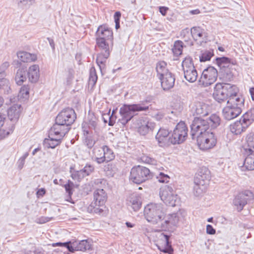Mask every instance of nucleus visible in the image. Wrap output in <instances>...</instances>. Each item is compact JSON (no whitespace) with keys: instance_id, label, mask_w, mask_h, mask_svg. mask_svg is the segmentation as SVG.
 Segmentation results:
<instances>
[{"instance_id":"nucleus-1","label":"nucleus","mask_w":254,"mask_h":254,"mask_svg":"<svg viewBox=\"0 0 254 254\" xmlns=\"http://www.w3.org/2000/svg\"><path fill=\"white\" fill-rule=\"evenodd\" d=\"M220 118L216 114L203 119L195 117L190 126V136L196 140L197 144L202 149H209L216 144L217 138L211 129L216 128L220 124Z\"/></svg>"},{"instance_id":"nucleus-2","label":"nucleus","mask_w":254,"mask_h":254,"mask_svg":"<svg viewBox=\"0 0 254 254\" xmlns=\"http://www.w3.org/2000/svg\"><path fill=\"white\" fill-rule=\"evenodd\" d=\"M178 213L167 214L162 203H151L147 204L144 209L146 220L161 231L173 232L179 222Z\"/></svg>"},{"instance_id":"nucleus-3","label":"nucleus","mask_w":254,"mask_h":254,"mask_svg":"<svg viewBox=\"0 0 254 254\" xmlns=\"http://www.w3.org/2000/svg\"><path fill=\"white\" fill-rule=\"evenodd\" d=\"M76 118V114L73 109L70 108L63 109L57 116L55 123L51 127L52 132H58L61 136H65L70 129L71 126Z\"/></svg>"},{"instance_id":"nucleus-4","label":"nucleus","mask_w":254,"mask_h":254,"mask_svg":"<svg viewBox=\"0 0 254 254\" xmlns=\"http://www.w3.org/2000/svg\"><path fill=\"white\" fill-rule=\"evenodd\" d=\"M96 43L99 48L102 50L101 54L98 55L96 62L101 67L100 64H104L110 56L109 46L106 40L111 36V31L105 26H99L96 33Z\"/></svg>"},{"instance_id":"nucleus-5","label":"nucleus","mask_w":254,"mask_h":254,"mask_svg":"<svg viewBox=\"0 0 254 254\" xmlns=\"http://www.w3.org/2000/svg\"><path fill=\"white\" fill-rule=\"evenodd\" d=\"M244 102L245 99L241 95L229 98L226 106L222 110L223 118L226 120L230 121L239 116L244 108Z\"/></svg>"},{"instance_id":"nucleus-6","label":"nucleus","mask_w":254,"mask_h":254,"mask_svg":"<svg viewBox=\"0 0 254 254\" xmlns=\"http://www.w3.org/2000/svg\"><path fill=\"white\" fill-rule=\"evenodd\" d=\"M238 89L235 85L229 83H217L214 89L213 97L219 103H225L231 97H237Z\"/></svg>"},{"instance_id":"nucleus-7","label":"nucleus","mask_w":254,"mask_h":254,"mask_svg":"<svg viewBox=\"0 0 254 254\" xmlns=\"http://www.w3.org/2000/svg\"><path fill=\"white\" fill-rule=\"evenodd\" d=\"M149 109V106H146L144 102L139 104H126L120 109L123 124H127L137 115L136 112L146 111Z\"/></svg>"},{"instance_id":"nucleus-8","label":"nucleus","mask_w":254,"mask_h":254,"mask_svg":"<svg viewBox=\"0 0 254 254\" xmlns=\"http://www.w3.org/2000/svg\"><path fill=\"white\" fill-rule=\"evenodd\" d=\"M107 194L103 189H97L93 195V200L87 207L89 213L100 214L105 208V203L107 200Z\"/></svg>"},{"instance_id":"nucleus-9","label":"nucleus","mask_w":254,"mask_h":254,"mask_svg":"<svg viewBox=\"0 0 254 254\" xmlns=\"http://www.w3.org/2000/svg\"><path fill=\"white\" fill-rule=\"evenodd\" d=\"M188 128L186 124L182 121L177 124L171 135L169 137L170 142L172 144H180L186 141L188 137Z\"/></svg>"},{"instance_id":"nucleus-10","label":"nucleus","mask_w":254,"mask_h":254,"mask_svg":"<svg viewBox=\"0 0 254 254\" xmlns=\"http://www.w3.org/2000/svg\"><path fill=\"white\" fill-rule=\"evenodd\" d=\"M152 177V174L149 169L139 165L131 169L129 179L134 183L140 184Z\"/></svg>"},{"instance_id":"nucleus-11","label":"nucleus","mask_w":254,"mask_h":254,"mask_svg":"<svg viewBox=\"0 0 254 254\" xmlns=\"http://www.w3.org/2000/svg\"><path fill=\"white\" fill-rule=\"evenodd\" d=\"M182 65L185 79L190 83L195 82L198 74L194 66L192 59L190 57H186L183 61Z\"/></svg>"},{"instance_id":"nucleus-12","label":"nucleus","mask_w":254,"mask_h":254,"mask_svg":"<svg viewBox=\"0 0 254 254\" xmlns=\"http://www.w3.org/2000/svg\"><path fill=\"white\" fill-rule=\"evenodd\" d=\"M159 195L161 199L166 205L175 206L177 200V195L175 193L172 187L164 185L160 189Z\"/></svg>"},{"instance_id":"nucleus-13","label":"nucleus","mask_w":254,"mask_h":254,"mask_svg":"<svg viewBox=\"0 0 254 254\" xmlns=\"http://www.w3.org/2000/svg\"><path fill=\"white\" fill-rule=\"evenodd\" d=\"M217 76V70L213 66H209L203 70L199 80V84L204 87L208 86L215 82Z\"/></svg>"},{"instance_id":"nucleus-14","label":"nucleus","mask_w":254,"mask_h":254,"mask_svg":"<svg viewBox=\"0 0 254 254\" xmlns=\"http://www.w3.org/2000/svg\"><path fill=\"white\" fill-rule=\"evenodd\" d=\"M7 121L5 115L0 113V139L8 135L14 129V124Z\"/></svg>"},{"instance_id":"nucleus-15","label":"nucleus","mask_w":254,"mask_h":254,"mask_svg":"<svg viewBox=\"0 0 254 254\" xmlns=\"http://www.w3.org/2000/svg\"><path fill=\"white\" fill-rule=\"evenodd\" d=\"M61 135L58 132L57 133H55L53 132H52L51 128L49 133V138H45L44 139L43 142L44 145L45 147L48 148H55L61 143L62 140L64 136Z\"/></svg>"},{"instance_id":"nucleus-16","label":"nucleus","mask_w":254,"mask_h":254,"mask_svg":"<svg viewBox=\"0 0 254 254\" xmlns=\"http://www.w3.org/2000/svg\"><path fill=\"white\" fill-rule=\"evenodd\" d=\"M135 124L138 132L142 135H145L152 131L155 127L154 123L146 121L143 118L137 120Z\"/></svg>"},{"instance_id":"nucleus-17","label":"nucleus","mask_w":254,"mask_h":254,"mask_svg":"<svg viewBox=\"0 0 254 254\" xmlns=\"http://www.w3.org/2000/svg\"><path fill=\"white\" fill-rule=\"evenodd\" d=\"M102 150L103 151V156L100 157H96V160L98 164H105L104 165L105 171L110 172L111 169V159L107 155L108 152L110 150V149L108 146L104 145L103 146Z\"/></svg>"},{"instance_id":"nucleus-18","label":"nucleus","mask_w":254,"mask_h":254,"mask_svg":"<svg viewBox=\"0 0 254 254\" xmlns=\"http://www.w3.org/2000/svg\"><path fill=\"white\" fill-rule=\"evenodd\" d=\"M21 107L20 105L14 104L7 110V116L10 121L9 124H13L14 127L19 118L21 111Z\"/></svg>"},{"instance_id":"nucleus-19","label":"nucleus","mask_w":254,"mask_h":254,"mask_svg":"<svg viewBox=\"0 0 254 254\" xmlns=\"http://www.w3.org/2000/svg\"><path fill=\"white\" fill-rule=\"evenodd\" d=\"M159 79L161 81V87L164 90H169L174 86L175 77L171 72Z\"/></svg>"},{"instance_id":"nucleus-20","label":"nucleus","mask_w":254,"mask_h":254,"mask_svg":"<svg viewBox=\"0 0 254 254\" xmlns=\"http://www.w3.org/2000/svg\"><path fill=\"white\" fill-rule=\"evenodd\" d=\"M210 179V171L207 168L203 167L199 170L194 180H195L197 183L199 181L204 182L205 183L207 184Z\"/></svg>"},{"instance_id":"nucleus-21","label":"nucleus","mask_w":254,"mask_h":254,"mask_svg":"<svg viewBox=\"0 0 254 254\" xmlns=\"http://www.w3.org/2000/svg\"><path fill=\"white\" fill-rule=\"evenodd\" d=\"M248 127L247 124L243 123L241 119L239 121H237L230 125V130L232 133L237 135L245 131Z\"/></svg>"},{"instance_id":"nucleus-22","label":"nucleus","mask_w":254,"mask_h":254,"mask_svg":"<svg viewBox=\"0 0 254 254\" xmlns=\"http://www.w3.org/2000/svg\"><path fill=\"white\" fill-rule=\"evenodd\" d=\"M192 111L193 113V115L199 116L200 118L208 114L207 105L200 102L196 103L195 104L192 108Z\"/></svg>"},{"instance_id":"nucleus-23","label":"nucleus","mask_w":254,"mask_h":254,"mask_svg":"<svg viewBox=\"0 0 254 254\" xmlns=\"http://www.w3.org/2000/svg\"><path fill=\"white\" fill-rule=\"evenodd\" d=\"M164 241V245L157 246L158 249L162 252L165 254H172L173 252V249L171 246V243L169 241L170 236L162 233L161 234Z\"/></svg>"},{"instance_id":"nucleus-24","label":"nucleus","mask_w":254,"mask_h":254,"mask_svg":"<svg viewBox=\"0 0 254 254\" xmlns=\"http://www.w3.org/2000/svg\"><path fill=\"white\" fill-rule=\"evenodd\" d=\"M29 80L31 83L36 82L39 78V67L37 64H34L29 67L27 72Z\"/></svg>"},{"instance_id":"nucleus-25","label":"nucleus","mask_w":254,"mask_h":254,"mask_svg":"<svg viewBox=\"0 0 254 254\" xmlns=\"http://www.w3.org/2000/svg\"><path fill=\"white\" fill-rule=\"evenodd\" d=\"M156 70L159 78H161L166 74L171 73L167 68L166 63L164 61H159L156 64Z\"/></svg>"},{"instance_id":"nucleus-26","label":"nucleus","mask_w":254,"mask_h":254,"mask_svg":"<svg viewBox=\"0 0 254 254\" xmlns=\"http://www.w3.org/2000/svg\"><path fill=\"white\" fill-rule=\"evenodd\" d=\"M127 204L128 206L131 207L134 211H137L141 205L140 198L137 196H131L127 200Z\"/></svg>"},{"instance_id":"nucleus-27","label":"nucleus","mask_w":254,"mask_h":254,"mask_svg":"<svg viewBox=\"0 0 254 254\" xmlns=\"http://www.w3.org/2000/svg\"><path fill=\"white\" fill-rule=\"evenodd\" d=\"M170 131L165 128H160L156 135V139L158 141L160 146H162L164 144V141L166 140Z\"/></svg>"},{"instance_id":"nucleus-28","label":"nucleus","mask_w":254,"mask_h":254,"mask_svg":"<svg viewBox=\"0 0 254 254\" xmlns=\"http://www.w3.org/2000/svg\"><path fill=\"white\" fill-rule=\"evenodd\" d=\"M207 184L204 182H196L194 180L193 193L194 195L199 196L201 195L206 190V185Z\"/></svg>"},{"instance_id":"nucleus-29","label":"nucleus","mask_w":254,"mask_h":254,"mask_svg":"<svg viewBox=\"0 0 254 254\" xmlns=\"http://www.w3.org/2000/svg\"><path fill=\"white\" fill-rule=\"evenodd\" d=\"M26 68L24 67L20 68L17 70L15 77L17 84L20 85L26 80Z\"/></svg>"},{"instance_id":"nucleus-30","label":"nucleus","mask_w":254,"mask_h":254,"mask_svg":"<svg viewBox=\"0 0 254 254\" xmlns=\"http://www.w3.org/2000/svg\"><path fill=\"white\" fill-rule=\"evenodd\" d=\"M246 143L243 145L241 152H246L247 149H250L251 152H254V134H251L246 138Z\"/></svg>"},{"instance_id":"nucleus-31","label":"nucleus","mask_w":254,"mask_h":254,"mask_svg":"<svg viewBox=\"0 0 254 254\" xmlns=\"http://www.w3.org/2000/svg\"><path fill=\"white\" fill-rule=\"evenodd\" d=\"M17 56L18 59L23 63L34 61L36 60V56L35 55L26 52H19Z\"/></svg>"},{"instance_id":"nucleus-32","label":"nucleus","mask_w":254,"mask_h":254,"mask_svg":"<svg viewBox=\"0 0 254 254\" xmlns=\"http://www.w3.org/2000/svg\"><path fill=\"white\" fill-rule=\"evenodd\" d=\"M243 123L249 127L254 122V108H251L245 113L241 118Z\"/></svg>"},{"instance_id":"nucleus-33","label":"nucleus","mask_w":254,"mask_h":254,"mask_svg":"<svg viewBox=\"0 0 254 254\" xmlns=\"http://www.w3.org/2000/svg\"><path fill=\"white\" fill-rule=\"evenodd\" d=\"M233 203L237 207V210L240 212L243 210L244 207L247 204L245 199L238 193L233 200Z\"/></svg>"},{"instance_id":"nucleus-34","label":"nucleus","mask_w":254,"mask_h":254,"mask_svg":"<svg viewBox=\"0 0 254 254\" xmlns=\"http://www.w3.org/2000/svg\"><path fill=\"white\" fill-rule=\"evenodd\" d=\"M191 34L195 40L202 38L205 34L204 30L200 27H193L191 28Z\"/></svg>"},{"instance_id":"nucleus-35","label":"nucleus","mask_w":254,"mask_h":254,"mask_svg":"<svg viewBox=\"0 0 254 254\" xmlns=\"http://www.w3.org/2000/svg\"><path fill=\"white\" fill-rule=\"evenodd\" d=\"M76 251H85L91 248V244L87 240L76 241Z\"/></svg>"},{"instance_id":"nucleus-36","label":"nucleus","mask_w":254,"mask_h":254,"mask_svg":"<svg viewBox=\"0 0 254 254\" xmlns=\"http://www.w3.org/2000/svg\"><path fill=\"white\" fill-rule=\"evenodd\" d=\"M76 245V241L71 242L68 241L65 243L59 242L53 245V246L64 247L67 248L68 251L70 252L73 253L76 251L75 246Z\"/></svg>"},{"instance_id":"nucleus-37","label":"nucleus","mask_w":254,"mask_h":254,"mask_svg":"<svg viewBox=\"0 0 254 254\" xmlns=\"http://www.w3.org/2000/svg\"><path fill=\"white\" fill-rule=\"evenodd\" d=\"M184 47V43L182 41L177 40L174 42L172 52L174 55L179 56L182 53L183 48Z\"/></svg>"},{"instance_id":"nucleus-38","label":"nucleus","mask_w":254,"mask_h":254,"mask_svg":"<svg viewBox=\"0 0 254 254\" xmlns=\"http://www.w3.org/2000/svg\"><path fill=\"white\" fill-rule=\"evenodd\" d=\"M10 90L9 80L4 78H1L0 79V93L3 92L8 93Z\"/></svg>"},{"instance_id":"nucleus-39","label":"nucleus","mask_w":254,"mask_h":254,"mask_svg":"<svg viewBox=\"0 0 254 254\" xmlns=\"http://www.w3.org/2000/svg\"><path fill=\"white\" fill-rule=\"evenodd\" d=\"M214 55L213 50H209L203 51L199 57V60L201 62H204L209 61Z\"/></svg>"},{"instance_id":"nucleus-40","label":"nucleus","mask_w":254,"mask_h":254,"mask_svg":"<svg viewBox=\"0 0 254 254\" xmlns=\"http://www.w3.org/2000/svg\"><path fill=\"white\" fill-rule=\"evenodd\" d=\"M97 75L94 67L90 68L89 77V85L93 87L97 80Z\"/></svg>"},{"instance_id":"nucleus-41","label":"nucleus","mask_w":254,"mask_h":254,"mask_svg":"<svg viewBox=\"0 0 254 254\" xmlns=\"http://www.w3.org/2000/svg\"><path fill=\"white\" fill-rule=\"evenodd\" d=\"M232 69V67H230L224 70L220 71V72L222 75H223V78H225L226 80L231 81L233 78Z\"/></svg>"},{"instance_id":"nucleus-42","label":"nucleus","mask_w":254,"mask_h":254,"mask_svg":"<svg viewBox=\"0 0 254 254\" xmlns=\"http://www.w3.org/2000/svg\"><path fill=\"white\" fill-rule=\"evenodd\" d=\"M239 194L245 199L247 202L254 199V194L251 190H245L240 192Z\"/></svg>"},{"instance_id":"nucleus-43","label":"nucleus","mask_w":254,"mask_h":254,"mask_svg":"<svg viewBox=\"0 0 254 254\" xmlns=\"http://www.w3.org/2000/svg\"><path fill=\"white\" fill-rule=\"evenodd\" d=\"M73 183L70 180H68L67 183L64 185L65 191L68 193V195L70 198L73 193Z\"/></svg>"},{"instance_id":"nucleus-44","label":"nucleus","mask_w":254,"mask_h":254,"mask_svg":"<svg viewBox=\"0 0 254 254\" xmlns=\"http://www.w3.org/2000/svg\"><path fill=\"white\" fill-rule=\"evenodd\" d=\"M94 167L91 165L87 164L81 171L82 174L84 175V177L89 176L93 171Z\"/></svg>"},{"instance_id":"nucleus-45","label":"nucleus","mask_w":254,"mask_h":254,"mask_svg":"<svg viewBox=\"0 0 254 254\" xmlns=\"http://www.w3.org/2000/svg\"><path fill=\"white\" fill-rule=\"evenodd\" d=\"M71 177L73 180L78 181H80L81 180L84 178V175L82 174L81 170L74 171L71 173Z\"/></svg>"},{"instance_id":"nucleus-46","label":"nucleus","mask_w":254,"mask_h":254,"mask_svg":"<svg viewBox=\"0 0 254 254\" xmlns=\"http://www.w3.org/2000/svg\"><path fill=\"white\" fill-rule=\"evenodd\" d=\"M29 93V88L28 86L24 85L20 88L19 96L23 98H26L28 96Z\"/></svg>"},{"instance_id":"nucleus-47","label":"nucleus","mask_w":254,"mask_h":254,"mask_svg":"<svg viewBox=\"0 0 254 254\" xmlns=\"http://www.w3.org/2000/svg\"><path fill=\"white\" fill-rule=\"evenodd\" d=\"M230 62L231 60L226 57L217 58L216 59V62L218 66H221L223 64H228Z\"/></svg>"},{"instance_id":"nucleus-48","label":"nucleus","mask_w":254,"mask_h":254,"mask_svg":"<svg viewBox=\"0 0 254 254\" xmlns=\"http://www.w3.org/2000/svg\"><path fill=\"white\" fill-rule=\"evenodd\" d=\"M111 109H110L107 113L103 114L102 115V120L105 124L108 123V125L111 126V115H110Z\"/></svg>"},{"instance_id":"nucleus-49","label":"nucleus","mask_w":254,"mask_h":254,"mask_svg":"<svg viewBox=\"0 0 254 254\" xmlns=\"http://www.w3.org/2000/svg\"><path fill=\"white\" fill-rule=\"evenodd\" d=\"M141 159L143 162L151 165H156L157 163L155 159L148 156L144 155L141 157Z\"/></svg>"},{"instance_id":"nucleus-50","label":"nucleus","mask_w":254,"mask_h":254,"mask_svg":"<svg viewBox=\"0 0 254 254\" xmlns=\"http://www.w3.org/2000/svg\"><path fill=\"white\" fill-rule=\"evenodd\" d=\"M121 17V13L120 11H117L114 14V18L115 23V28L116 30H118L120 27V21Z\"/></svg>"},{"instance_id":"nucleus-51","label":"nucleus","mask_w":254,"mask_h":254,"mask_svg":"<svg viewBox=\"0 0 254 254\" xmlns=\"http://www.w3.org/2000/svg\"><path fill=\"white\" fill-rule=\"evenodd\" d=\"M157 178L158 179L159 182L161 183H167L170 179L167 175L163 173H160Z\"/></svg>"},{"instance_id":"nucleus-52","label":"nucleus","mask_w":254,"mask_h":254,"mask_svg":"<svg viewBox=\"0 0 254 254\" xmlns=\"http://www.w3.org/2000/svg\"><path fill=\"white\" fill-rule=\"evenodd\" d=\"M52 219V217H48L45 216H41L36 219L35 222L38 224H44L49 222Z\"/></svg>"},{"instance_id":"nucleus-53","label":"nucleus","mask_w":254,"mask_h":254,"mask_svg":"<svg viewBox=\"0 0 254 254\" xmlns=\"http://www.w3.org/2000/svg\"><path fill=\"white\" fill-rule=\"evenodd\" d=\"M34 0H19L18 4L20 7L32 4Z\"/></svg>"},{"instance_id":"nucleus-54","label":"nucleus","mask_w":254,"mask_h":254,"mask_svg":"<svg viewBox=\"0 0 254 254\" xmlns=\"http://www.w3.org/2000/svg\"><path fill=\"white\" fill-rule=\"evenodd\" d=\"M34 254H44L45 251L41 247H33L32 248Z\"/></svg>"},{"instance_id":"nucleus-55","label":"nucleus","mask_w":254,"mask_h":254,"mask_svg":"<svg viewBox=\"0 0 254 254\" xmlns=\"http://www.w3.org/2000/svg\"><path fill=\"white\" fill-rule=\"evenodd\" d=\"M206 233L208 234L213 235L215 234L216 231L211 225L208 224L206 226Z\"/></svg>"},{"instance_id":"nucleus-56","label":"nucleus","mask_w":254,"mask_h":254,"mask_svg":"<svg viewBox=\"0 0 254 254\" xmlns=\"http://www.w3.org/2000/svg\"><path fill=\"white\" fill-rule=\"evenodd\" d=\"M234 64L233 63L231 64V62H230L228 64H223L221 66H218V67L220 68V71H221L228 67H232Z\"/></svg>"},{"instance_id":"nucleus-57","label":"nucleus","mask_w":254,"mask_h":254,"mask_svg":"<svg viewBox=\"0 0 254 254\" xmlns=\"http://www.w3.org/2000/svg\"><path fill=\"white\" fill-rule=\"evenodd\" d=\"M164 114L161 112H157L155 115L154 118L157 121H161L164 117Z\"/></svg>"},{"instance_id":"nucleus-58","label":"nucleus","mask_w":254,"mask_h":254,"mask_svg":"<svg viewBox=\"0 0 254 254\" xmlns=\"http://www.w3.org/2000/svg\"><path fill=\"white\" fill-rule=\"evenodd\" d=\"M95 143V141L92 139L89 138L87 139V145L89 148H92Z\"/></svg>"},{"instance_id":"nucleus-59","label":"nucleus","mask_w":254,"mask_h":254,"mask_svg":"<svg viewBox=\"0 0 254 254\" xmlns=\"http://www.w3.org/2000/svg\"><path fill=\"white\" fill-rule=\"evenodd\" d=\"M168 10V8L165 6H160L159 7L160 12L164 16L166 14L167 11Z\"/></svg>"},{"instance_id":"nucleus-60","label":"nucleus","mask_w":254,"mask_h":254,"mask_svg":"<svg viewBox=\"0 0 254 254\" xmlns=\"http://www.w3.org/2000/svg\"><path fill=\"white\" fill-rule=\"evenodd\" d=\"M45 193H46L45 190L44 189L41 188L37 191V194L38 195L43 196L45 194Z\"/></svg>"},{"instance_id":"nucleus-61","label":"nucleus","mask_w":254,"mask_h":254,"mask_svg":"<svg viewBox=\"0 0 254 254\" xmlns=\"http://www.w3.org/2000/svg\"><path fill=\"white\" fill-rule=\"evenodd\" d=\"M18 167L19 169H21L24 165L25 161H23L22 160H21L19 159L18 161Z\"/></svg>"},{"instance_id":"nucleus-62","label":"nucleus","mask_w":254,"mask_h":254,"mask_svg":"<svg viewBox=\"0 0 254 254\" xmlns=\"http://www.w3.org/2000/svg\"><path fill=\"white\" fill-rule=\"evenodd\" d=\"M47 40H48L51 47L52 48V49L53 50H54L55 49V44H54V40L50 38H48Z\"/></svg>"},{"instance_id":"nucleus-63","label":"nucleus","mask_w":254,"mask_h":254,"mask_svg":"<svg viewBox=\"0 0 254 254\" xmlns=\"http://www.w3.org/2000/svg\"><path fill=\"white\" fill-rule=\"evenodd\" d=\"M250 93L252 100L254 101V87H252L250 89Z\"/></svg>"},{"instance_id":"nucleus-64","label":"nucleus","mask_w":254,"mask_h":254,"mask_svg":"<svg viewBox=\"0 0 254 254\" xmlns=\"http://www.w3.org/2000/svg\"><path fill=\"white\" fill-rule=\"evenodd\" d=\"M29 153L28 152H25L23 155L20 158L21 160H22L23 161H25L26 158L28 156Z\"/></svg>"}]
</instances>
